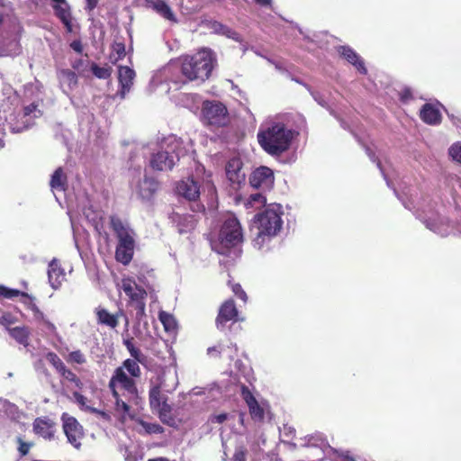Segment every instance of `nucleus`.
Listing matches in <instances>:
<instances>
[{"mask_svg":"<svg viewBox=\"0 0 461 461\" xmlns=\"http://www.w3.org/2000/svg\"><path fill=\"white\" fill-rule=\"evenodd\" d=\"M58 77L64 93L72 90L77 84L76 73L69 69L59 71Z\"/></svg>","mask_w":461,"mask_h":461,"instance_id":"a878e982","label":"nucleus"},{"mask_svg":"<svg viewBox=\"0 0 461 461\" xmlns=\"http://www.w3.org/2000/svg\"><path fill=\"white\" fill-rule=\"evenodd\" d=\"M174 221L176 222L178 231L180 233H185L193 230L195 227L197 221L195 217L190 214H176L174 218Z\"/></svg>","mask_w":461,"mask_h":461,"instance_id":"7c9ffc66","label":"nucleus"},{"mask_svg":"<svg viewBox=\"0 0 461 461\" xmlns=\"http://www.w3.org/2000/svg\"><path fill=\"white\" fill-rule=\"evenodd\" d=\"M293 138L294 132L276 119L267 121L258 132V143L266 152L273 156H278L286 151Z\"/></svg>","mask_w":461,"mask_h":461,"instance_id":"f03ea898","label":"nucleus"},{"mask_svg":"<svg viewBox=\"0 0 461 461\" xmlns=\"http://www.w3.org/2000/svg\"><path fill=\"white\" fill-rule=\"evenodd\" d=\"M448 154L453 160L461 164V142L452 144L448 149Z\"/></svg>","mask_w":461,"mask_h":461,"instance_id":"49530a36","label":"nucleus"},{"mask_svg":"<svg viewBox=\"0 0 461 461\" xmlns=\"http://www.w3.org/2000/svg\"><path fill=\"white\" fill-rule=\"evenodd\" d=\"M249 409V413L253 420H262L264 419V410L258 404V402H255V404L248 405Z\"/></svg>","mask_w":461,"mask_h":461,"instance_id":"c03bdc74","label":"nucleus"},{"mask_svg":"<svg viewBox=\"0 0 461 461\" xmlns=\"http://www.w3.org/2000/svg\"><path fill=\"white\" fill-rule=\"evenodd\" d=\"M3 411L8 418L13 420H17L20 417L18 408L9 402H4Z\"/></svg>","mask_w":461,"mask_h":461,"instance_id":"a19ab883","label":"nucleus"},{"mask_svg":"<svg viewBox=\"0 0 461 461\" xmlns=\"http://www.w3.org/2000/svg\"><path fill=\"white\" fill-rule=\"evenodd\" d=\"M140 425L147 434H160L164 432L163 427H161L158 423H151L140 420Z\"/></svg>","mask_w":461,"mask_h":461,"instance_id":"ea45409f","label":"nucleus"},{"mask_svg":"<svg viewBox=\"0 0 461 461\" xmlns=\"http://www.w3.org/2000/svg\"><path fill=\"white\" fill-rule=\"evenodd\" d=\"M9 334L14 338L19 344L27 347L29 345L30 330L27 327H14L9 329Z\"/></svg>","mask_w":461,"mask_h":461,"instance_id":"473e14b6","label":"nucleus"},{"mask_svg":"<svg viewBox=\"0 0 461 461\" xmlns=\"http://www.w3.org/2000/svg\"><path fill=\"white\" fill-rule=\"evenodd\" d=\"M67 185V176L61 167L57 168L51 176L50 187L52 191H64Z\"/></svg>","mask_w":461,"mask_h":461,"instance_id":"2f4dec72","label":"nucleus"},{"mask_svg":"<svg viewBox=\"0 0 461 461\" xmlns=\"http://www.w3.org/2000/svg\"><path fill=\"white\" fill-rule=\"evenodd\" d=\"M115 398V411L119 414L120 420L123 422L128 418H132L133 415L131 413L130 406L128 403L121 398L118 394Z\"/></svg>","mask_w":461,"mask_h":461,"instance_id":"72a5a7b5","label":"nucleus"},{"mask_svg":"<svg viewBox=\"0 0 461 461\" xmlns=\"http://www.w3.org/2000/svg\"><path fill=\"white\" fill-rule=\"evenodd\" d=\"M46 358L59 373L66 366L59 357L54 352H49L46 355Z\"/></svg>","mask_w":461,"mask_h":461,"instance_id":"79ce46f5","label":"nucleus"},{"mask_svg":"<svg viewBox=\"0 0 461 461\" xmlns=\"http://www.w3.org/2000/svg\"><path fill=\"white\" fill-rule=\"evenodd\" d=\"M32 311L33 313V318L37 321L39 328L45 332L46 334H55L56 327L55 325L43 314L40 309L33 305L32 307Z\"/></svg>","mask_w":461,"mask_h":461,"instance_id":"393cba45","label":"nucleus"},{"mask_svg":"<svg viewBox=\"0 0 461 461\" xmlns=\"http://www.w3.org/2000/svg\"><path fill=\"white\" fill-rule=\"evenodd\" d=\"M133 360L138 361L140 364H143L146 360L145 355L136 347L131 348L129 352Z\"/></svg>","mask_w":461,"mask_h":461,"instance_id":"3c124183","label":"nucleus"},{"mask_svg":"<svg viewBox=\"0 0 461 461\" xmlns=\"http://www.w3.org/2000/svg\"><path fill=\"white\" fill-rule=\"evenodd\" d=\"M62 427L68 441L76 448H80L81 439L84 437L83 427L77 420L68 413L61 416Z\"/></svg>","mask_w":461,"mask_h":461,"instance_id":"f8f14e48","label":"nucleus"},{"mask_svg":"<svg viewBox=\"0 0 461 461\" xmlns=\"http://www.w3.org/2000/svg\"><path fill=\"white\" fill-rule=\"evenodd\" d=\"M123 345L126 347L128 351L130 352L131 348H134L133 345V338L130 337L128 334L123 338Z\"/></svg>","mask_w":461,"mask_h":461,"instance_id":"13d9d810","label":"nucleus"},{"mask_svg":"<svg viewBox=\"0 0 461 461\" xmlns=\"http://www.w3.org/2000/svg\"><path fill=\"white\" fill-rule=\"evenodd\" d=\"M91 413H95L97 417L103 419L105 421H111V415L104 411H100L96 408H94L91 410Z\"/></svg>","mask_w":461,"mask_h":461,"instance_id":"5fc2aeb1","label":"nucleus"},{"mask_svg":"<svg viewBox=\"0 0 461 461\" xmlns=\"http://www.w3.org/2000/svg\"><path fill=\"white\" fill-rule=\"evenodd\" d=\"M111 228L117 239L115 259L127 266L131 261L136 247V233L130 224L117 216H112Z\"/></svg>","mask_w":461,"mask_h":461,"instance_id":"20e7f679","label":"nucleus"},{"mask_svg":"<svg viewBox=\"0 0 461 461\" xmlns=\"http://www.w3.org/2000/svg\"><path fill=\"white\" fill-rule=\"evenodd\" d=\"M96 315L99 323L114 329L118 325L119 317L123 316V313L122 311H120L115 314H112L105 309L97 308Z\"/></svg>","mask_w":461,"mask_h":461,"instance_id":"bb28decb","label":"nucleus"},{"mask_svg":"<svg viewBox=\"0 0 461 461\" xmlns=\"http://www.w3.org/2000/svg\"><path fill=\"white\" fill-rule=\"evenodd\" d=\"M67 360L70 363L83 365L86 362V356L80 350H75L68 354Z\"/></svg>","mask_w":461,"mask_h":461,"instance_id":"a18cd8bd","label":"nucleus"},{"mask_svg":"<svg viewBox=\"0 0 461 461\" xmlns=\"http://www.w3.org/2000/svg\"><path fill=\"white\" fill-rule=\"evenodd\" d=\"M33 430L39 436L49 439L54 436L55 432L53 422L43 418H38L34 420Z\"/></svg>","mask_w":461,"mask_h":461,"instance_id":"b1692460","label":"nucleus"},{"mask_svg":"<svg viewBox=\"0 0 461 461\" xmlns=\"http://www.w3.org/2000/svg\"><path fill=\"white\" fill-rule=\"evenodd\" d=\"M227 418H228V415L226 413H221V414L213 416L212 419V421L217 422V423H222L227 420Z\"/></svg>","mask_w":461,"mask_h":461,"instance_id":"680f3d73","label":"nucleus"},{"mask_svg":"<svg viewBox=\"0 0 461 461\" xmlns=\"http://www.w3.org/2000/svg\"><path fill=\"white\" fill-rule=\"evenodd\" d=\"M18 441H19L18 450L22 456H25L30 450L31 444L22 441L21 438H19Z\"/></svg>","mask_w":461,"mask_h":461,"instance_id":"6e6d98bb","label":"nucleus"},{"mask_svg":"<svg viewBox=\"0 0 461 461\" xmlns=\"http://www.w3.org/2000/svg\"><path fill=\"white\" fill-rule=\"evenodd\" d=\"M135 76V71L128 66L118 68V80L121 87L118 94L121 98H124L126 94L131 91Z\"/></svg>","mask_w":461,"mask_h":461,"instance_id":"a211bd4d","label":"nucleus"},{"mask_svg":"<svg viewBox=\"0 0 461 461\" xmlns=\"http://www.w3.org/2000/svg\"><path fill=\"white\" fill-rule=\"evenodd\" d=\"M420 116L427 124L436 125L441 122V113L438 104H425L420 109Z\"/></svg>","mask_w":461,"mask_h":461,"instance_id":"4be33fe9","label":"nucleus"},{"mask_svg":"<svg viewBox=\"0 0 461 461\" xmlns=\"http://www.w3.org/2000/svg\"><path fill=\"white\" fill-rule=\"evenodd\" d=\"M267 199L261 193L252 194L245 202V207L258 209L265 205Z\"/></svg>","mask_w":461,"mask_h":461,"instance_id":"e433bc0d","label":"nucleus"},{"mask_svg":"<svg viewBox=\"0 0 461 461\" xmlns=\"http://www.w3.org/2000/svg\"><path fill=\"white\" fill-rule=\"evenodd\" d=\"M21 52V46L16 38L5 40L0 43L1 57H14Z\"/></svg>","mask_w":461,"mask_h":461,"instance_id":"c85d7f7f","label":"nucleus"},{"mask_svg":"<svg viewBox=\"0 0 461 461\" xmlns=\"http://www.w3.org/2000/svg\"><path fill=\"white\" fill-rule=\"evenodd\" d=\"M138 363V361L129 358L124 360L121 367H123V370L126 369L132 377H139L140 375V368Z\"/></svg>","mask_w":461,"mask_h":461,"instance_id":"58836bf2","label":"nucleus"},{"mask_svg":"<svg viewBox=\"0 0 461 461\" xmlns=\"http://www.w3.org/2000/svg\"><path fill=\"white\" fill-rule=\"evenodd\" d=\"M240 321L238 310L232 300H227L220 308L218 317L216 319V325L218 329L223 328L228 321Z\"/></svg>","mask_w":461,"mask_h":461,"instance_id":"2eb2a0df","label":"nucleus"},{"mask_svg":"<svg viewBox=\"0 0 461 461\" xmlns=\"http://www.w3.org/2000/svg\"><path fill=\"white\" fill-rule=\"evenodd\" d=\"M312 95L313 97V99L321 106L323 107H326L327 106V103L326 101L324 100V98L322 97V95L318 93V92H312Z\"/></svg>","mask_w":461,"mask_h":461,"instance_id":"4d7b16f0","label":"nucleus"},{"mask_svg":"<svg viewBox=\"0 0 461 461\" xmlns=\"http://www.w3.org/2000/svg\"><path fill=\"white\" fill-rule=\"evenodd\" d=\"M338 52L342 56L348 63L353 65L361 74H366V68L365 62L361 57L349 46H339Z\"/></svg>","mask_w":461,"mask_h":461,"instance_id":"412c9836","label":"nucleus"},{"mask_svg":"<svg viewBox=\"0 0 461 461\" xmlns=\"http://www.w3.org/2000/svg\"><path fill=\"white\" fill-rule=\"evenodd\" d=\"M119 452L122 455L124 461H139L143 458V453L139 447L120 444Z\"/></svg>","mask_w":461,"mask_h":461,"instance_id":"c756f323","label":"nucleus"},{"mask_svg":"<svg viewBox=\"0 0 461 461\" xmlns=\"http://www.w3.org/2000/svg\"><path fill=\"white\" fill-rule=\"evenodd\" d=\"M249 183L257 189H269L274 184V175L270 168L260 167L254 170L249 176Z\"/></svg>","mask_w":461,"mask_h":461,"instance_id":"ddd939ff","label":"nucleus"},{"mask_svg":"<svg viewBox=\"0 0 461 461\" xmlns=\"http://www.w3.org/2000/svg\"><path fill=\"white\" fill-rule=\"evenodd\" d=\"M56 16L61 21L68 32H72V16L67 0H50Z\"/></svg>","mask_w":461,"mask_h":461,"instance_id":"f3484780","label":"nucleus"},{"mask_svg":"<svg viewBox=\"0 0 461 461\" xmlns=\"http://www.w3.org/2000/svg\"><path fill=\"white\" fill-rule=\"evenodd\" d=\"M113 51L116 54V57L113 60V62H116L125 56V45L122 42H114L113 44Z\"/></svg>","mask_w":461,"mask_h":461,"instance_id":"09e8293b","label":"nucleus"},{"mask_svg":"<svg viewBox=\"0 0 461 461\" xmlns=\"http://www.w3.org/2000/svg\"><path fill=\"white\" fill-rule=\"evenodd\" d=\"M343 461H356L355 458H353L352 456H348V454L343 456Z\"/></svg>","mask_w":461,"mask_h":461,"instance_id":"774afa93","label":"nucleus"},{"mask_svg":"<svg viewBox=\"0 0 461 461\" xmlns=\"http://www.w3.org/2000/svg\"><path fill=\"white\" fill-rule=\"evenodd\" d=\"M59 375L66 380L69 382L76 381V378L77 377L75 373H73L70 369H68L67 366H65L60 372Z\"/></svg>","mask_w":461,"mask_h":461,"instance_id":"603ef678","label":"nucleus"},{"mask_svg":"<svg viewBox=\"0 0 461 461\" xmlns=\"http://www.w3.org/2000/svg\"><path fill=\"white\" fill-rule=\"evenodd\" d=\"M98 0H86V9L94 10L97 5Z\"/></svg>","mask_w":461,"mask_h":461,"instance_id":"69168bd1","label":"nucleus"},{"mask_svg":"<svg viewBox=\"0 0 461 461\" xmlns=\"http://www.w3.org/2000/svg\"><path fill=\"white\" fill-rule=\"evenodd\" d=\"M232 292L238 296L240 297L244 303L247 302V294L246 293L242 290L240 285L239 284H235L232 285Z\"/></svg>","mask_w":461,"mask_h":461,"instance_id":"864d4df0","label":"nucleus"},{"mask_svg":"<svg viewBox=\"0 0 461 461\" xmlns=\"http://www.w3.org/2000/svg\"><path fill=\"white\" fill-rule=\"evenodd\" d=\"M149 389V404L152 410L158 411L160 420L167 422L166 416L170 411V407L167 403V396L161 391L171 392L176 386V374L170 372H163L158 375L156 379L150 380Z\"/></svg>","mask_w":461,"mask_h":461,"instance_id":"0eeeda50","label":"nucleus"},{"mask_svg":"<svg viewBox=\"0 0 461 461\" xmlns=\"http://www.w3.org/2000/svg\"><path fill=\"white\" fill-rule=\"evenodd\" d=\"M216 64V57L212 50L203 48L194 55H187L180 59V64L172 62L165 68L164 73L167 74L179 68L186 79L204 81L209 78Z\"/></svg>","mask_w":461,"mask_h":461,"instance_id":"f257e3e1","label":"nucleus"},{"mask_svg":"<svg viewBox=\"0 0 461 461\" xmlns=\"http://www.w3.org/2000/svg\"><path fill=\"white\" fill-rule=\"evenodd\" d=\"M122 288L130 298V303L136 311V319L140 321L145 315L146 291L139 287L134 281L125 279L122 281Z\"/></svg>","mask_w":461,"mask_h":461,"instance_id":"9b49d317","label":"nucleus"},{"mask_svg":"<svg viewBox=\"0 0 461 461\" xmlns=\"http://www.w3.org/2000/svg\"><path fill=\"white\" fill-rule=\"evenodd\" d=\"M283 208L278 203L267 205L254 217V225L258 234L253 240L254 247L261 249L271 237L277 235L283 226Z\"/></svg>","mask_w":461,"mask_h":461,"instance_id":"7ed1b4c3","label":"nucleus"},{"mask_svg":"<svg viewBox=\"0 0 461 461\" xmlns=\"http://www.w3.org/2000/svg\"><path fill=\"white\" fill-rule=\"evenodd\" d=\"M73 398L75 402L78 404L81 410L91 412V410L94 409V407H91L87 404V398L85 397L83 394H81L78 392L73 393Z\"/></svg>","mask_w":461,"mask_h":461,"instance_id":"37998d69","label":"nucleus"},{"mask_svg":"<svg viewBox=\"0 0 461 461\" xmlns=\"http://www.w3.org/2000/svg\"><path fill=\"white\" fill-rule=\"evenodd\" d=\"M257 4L262 5V6H267L270 5L272 3V0H254Z\"/></svg>","mask_w":461,"mask_h":461,"instance_id":"338daca9","label":"nucleus"},{"mask_svg":"<svg viewBox=\"0 0 461 461\" xmlns=\"http://www.w3.org/2000/svg\"><path fill=\"white\" fill-rule=\"evenodd\" d=\"M144 5L147 9L152 10L165 20L173 23L178 22L176 15L166 0H145Z\"/></svg>","mask_w":461,"mask_h":461,"instance_id":"4468645a","label":"nucleus"},{"mask_svg":"<svg viewBox=\"0 0 461 461\" xmlns=\"http://www.w3.org/2000/svg\"><path fill=\"white\" fill-rule=\"evenodd\" d=\"M20 294L23 295L24 294L21 293L17 289H11V288H8V287H6L5 285H0V296L11 299V298H14V297H17Z\"/></svg>","mask_w":461,"mask_h":461,"instance_id":"de8ad7c7","label":"nucleus"},{"mask_svg":"<svg viewBox=\"0 0 461 461\" xmlns=\"http://www.w3.org/2000/svg\"><path fill=\"white\" fill-rule=\"evenodd\" d=\"M158 318L167 332L174 333L176 330V321L172 314L161 311Z\"/></svg>","mask_w":461,"mask_h":461,"instance_id":"f704fd0d","label":"nucleus"},{"mask_svg":"<svg viewBox=\"0 0 461 461\" xmlns=\"http://www.w3.org/2000/svg\"><path fill=\"white\" fill-rule=\"evenodd\" d=\"M241 395L248 405L255 404V402H257L249 388L244 385L241 387Z\"/></svg>","mask_w":461,"mask_h":461,"instance_id":"8fccbe9b","label":"nucleus"},{"mask_svg":"<svg viewBox=\"0 0 461 461\" xmlns=\"http://www.w3.org/2000/svg\"><path fill=\"white\" fill-rule=\"evenodd\" d=\"M200 173L203 174V179H202V182H203V184H202L203 191V192L207 191L209 194H213L214 192H215V187H214V185H213V183L212 181L211 174L205 173L204 167L203 166H199L196 168V176L197 177L199 176Z\"/></svg>","mask_w":461,"mask_h":461,"instance_id":"c9c22d12","label":"nucleus"},{"mask_svg":"<svg viewBox=\"0 0 461 461\" xmlns=\"http://www.w3.org/2000/svg\"><path fill=\"white\" fill-rule=\"evenodd\" d=\"M209 28L212 31V32H214L216 34L223 35V36H225L229 39H232L238 42L241 41V37L240 36V34L237 32H235L234 30L230 29V27H228L219 22H216V21L211 22L209 24Z\"/></svg>","mask_w":461,"mask_h":461,"instance_id":"cd10ccee","label":"nucleus"},{"mask_svg":"<svg viewBox=\"0 0 461 461\" xmlns=\"http://www.w3.org/2000/svg\"><path fill=\"white\" fill-rule=\"evenodd\" d=\"M70 47L75 50L77 51V53H81L83 51V46H82V43L80 41H73L71 43H70Z\"/></svg>","mask_w":461,"mask_h":461,"instance_id":"052dcab7","label":"nucleus"},{"mask_svg":"<svg viewBox=\"0 0 461 461\" xmlns=\"http://www.w3.org/2000/svg\"><path fill=\"white\" fill-rule=\"evenodd\" d=\"M402 203L409 210L415 209L417 218L431 231L442 237L447 236L452 232V226L447 219L441 216L435 210V205L430 201L423 200L417 204H413L412 202L410 203L402 202Z\"/></svg>","mask_w":461,"mask_h":461,"instance_id":"423d86ee","label":"nucleus"},{"mask_svg":"<svg viewBox=\"0 0 461 461\" xmlns=\"http://www.w3.org/2000/svg\"><path fill=\"white\" fill-rule=\"evenodd\" d=\"M242 240L243 234L240 221L235 215L228 213L223 217L219 232L212 236L210 243L212 250L224 255Z\"/></svg>","mask_w":461,"mask_h":461,"instance_id":"39448f33","label":"nucleus"},{"mask_svg":"<svg viewBox=\"0 0 461 461\" xmlns=\"http://www.w3.org/2000/svg\"><path fill=\"white\" fill-rule=\"evenodd\" d=\"M200 188L201 186L197 180H194V177H188L177 184L176 192L179 195L189 201H195L201 193Z\"/></svg>","mask_w":461,"mask_h":461,"instance_id":"dca6fc26","label":"nucleus"},{"mask_svg":"<svg viewBox=\"0 0 461 461\" xmlns=\"http://www.w3.org/2000/svg\"><path fill=\"white\" fill-rule=\"evenodd\" d=\"M202 114L204 122L212 126L222 127L230 121L227 107L219 101L203 102Z\"/></svg>","mask_w":461,"mask_h":461,"instance_id":"9d476101","label":"nucleus"},{"mask_svg":"<svg viewBox=\"0 0 461 461\" xmlns=\"http://www.w3.org/2000/svg\"><path fill=\"white\" fill-rule=\"evenodd\" d=\"M158 184L154 178L145 176L138 185L136 192L141 199L149 200L158 190Z\"/></svg>","mask_w":461,"mask_h":461,"instance_id":"5701e85b","label":"nucleus"},{"mask_svg":"<svg viewBox=\"0 0 461 461\" xmlns=\"http://www.w3.org/2000/svg\"><path fill=\"white\" fill-rule=\"evenodd\" d=\"M8 9L7 5L3 0H0V24L2 23L4 16L6 14Z\"/></svg>","mask_w":461,"mask_h":461,"instance_id":"bf43d9fd","label":"nucleus"},{"mask_svg":"<svg viewBox=\"0 0 461 461\" xmlns=\"http://www.w3.org/2000/svg\"><path fill=\"white\" fill-rule=\"evenodd\" d=\"M226 176L232 185H240L245 181V173L242 171V162L240 158H233L228 161Z\"/></svg>","mask_w":461,"mask_h":461,"instance_id":"6ab92c4d","label":"nucleus"},{"mask_svg":"<svg viewBox=\"0 0 461 461\" xmlns=\"http://www.w3.org/2000/svg\"><path fill=\"white\" fill-rule=\"evenodd\" d=\"M185 154L182 140L175 135L168 136L162 142V150L152 155L150 166L155 170H171L179 158Z\"/></svg>","mask_w":461,"mask_h":461,"instance_id":"6e6552de","label":"nucleus"},{"mask_svg":"<svg viewBox=\"0 0 461 461\" xmlns=\"http://www.w3.org/2000/svg\"><path fill=\"white\" fill-rule=\"evenodd\" d=\"M233 461H246L245 453L242 450H238L235 452L233 456Z\"/></svg>","mask_w":461,"mask_h":461,"instance_id":"e2e57ef3","label":"nucleus"},{"mask_svg":"<svg viewBox=\"0 0 461 461\" xmlns=\"http://www.w3.org/2000/svg\"><path fill=\"white\" fill-rule=\"evenodd\" d=\"M109 387L113 392V397H117L121 392L127 400L135 398L137 395V387L134 380L129 376L123 367H117L109 382Z\"/></svg>","mask_w":461,"mask_h":461,"instance_id":"1a4fd4ad","label":"nucleus"},{"mask_svg":"<svg viewBox=\"0 0 461 461\" xmlns=\"http://www.w3.org/2000/svg\"><path fill=\"white\" fill-rule=\"evenodd\" d=\"M267 61L273 64L278 71L284 72L285 70L280 62L272 60L270 59H267Z\"/></svg>","mask_w":461,"mask_h":461,"instance_id":"0e129e2a","label":"nucleus"},{"mask_svg":"<svg viewBox=\"0 0 461 461\" xmlns=\"http://www.w3.org/2000/svg\"><path fill=\"white\" fill-rule=\"evenodd\" d=\"M91 71L97 78L107 79L111 77L112 68L109 66L99 67L96 63L93 62L91 64Z\"/></svg>","mask_w":461,"mask_h":461,"instance_id":"4c0bfd02","label":"nucleus"},{"mask_svg":"<svg viewBox=\"0 0 461 461\" xmlns=\"http://www.w3.org/2000/svg\"><path fill=\"white\" fill-rule=\"evenodd\" d=\"M48 278L53 289L59 288L66 278V273L56 258H53L48 266Z\"/></svg>","mask_w":461,"mask_h":461,"instance_id":"aec40b11","label":"nucleus"}]
</instances>
